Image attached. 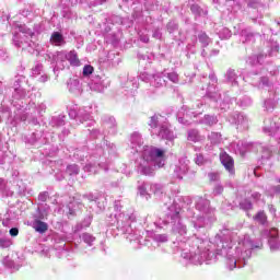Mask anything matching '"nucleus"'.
Wrapping results in <instances>:
<instances>
[{"mask_svg":"<svg viewBox=\"0 0 280 280\" xmlns=\"http://www.w3.org/2000/svg\"><path fill=\"white\" fill-rule=\"evenodd\" d=\"M102 170V166L98 164L89 163L84 166V172H89V174H97Z\"/></svg>","mask_w":280,"mask_h":280,"instance_id":"obj_18","label":"nucleus"},{"mask_svg":"<svg viewBox=\"0 0 280 280\" xmlns=\"http://www.w3.org/2000/svg\"><path fill=\"white\" fill-rule=\"evenodd\" d=\"M135 222V215L120 213L117 215V224L118 229L122 231V233H132V228L130 225Z\"/></svg>","mask_w":280,"mask_h":280,"instance_id":"obj_6","label":"nucleus"},{"mask_svg":"<svg viewBox=\"0 0 280 280\" xmlns=\"http://www.w3.org/2000/svg\"><path fill=\"white\" fill-rule=\"evenodd\" d=\"M168 80H171V82H174V84H177L178 82V74L176 72H171L167 74Z\"/></svg>","mask_w":280,"mask_h":280,"instance_id":"obj_30","label":"nucleus"},{"mask_svg":"<svg viewBox=\"0 0 280 280\" xmlns=\"http://www.w3.org/2000/svg\"><path fill=\"white\" fill-rule=\"evenodd\" d=\"M139 191L141 194V196H145V185L140 186Z\"/></svg>","mask_w":280,"mask_h":280,"instance_id":"obj_46","label":"nucleus"},{"mask_svg":"<svg viewBox=\"0 0 280 280\" xmlns=\"http://www.w3.org/2000/svg\"><path fill=\"white\" fill-rule=\"evenodd\" d=\"M272 194H280V186L272 188Z\"/></svg>","mask_w":280,"mask_h":280,"instance_id":"obj_50","label":"nucleus"},{"mask_svg":"<svg viewBox=\"0 0 280 280\" xmlns=\"http://www.w3.org/2000/svg\"><path fill=\"white\" fill-rule=\"evenodd\" d=\"M155 242H160L161 244L167 242V235L165 234H156L154 236Z\"/></svg>","mask_w":280,"mask_h":280,"instance_id":"obj_28","label":"nucleus"},{"mask_svg":"<svg viewBox=\"0 0 280 280\" xmlns=\"http://www.w3.org/2000/svg\"><path fill=\"white\" fill-rule=\"evenodd\" d=\"M82 240H83V242H85V244H89V246H91V244H93V242H95V237H93V235H91V234H83Z\"/></svg>","mask_w":280,"mask_h":280,"instance_id":"obj_27","label":"nucleus"},{"mask_svg":"<svg viewBox=\"0 0 280 280\" xmlns=\"http://www.w3.org/2000/svg\"><path fill=\"white\" fill-rule=\"evenodd\" d=\"M80 117L83 121H89V119H91V115L90 114H82L80 113Z\"/></svg>","mask_w":280,"mask_h":280,"instance_id":"obj_40","label":"nucleus"},{"mask_svg":"<svg viewBox=\"0 0 280 280\" xmlns=\"http://www.w3.org/2000/svg\"><path fill=\"white\" fill-rule=\"evenodd\" d=\"M67 172L70 176H73L80 173V167H78L75 164H72L67 167Z\"/></svg>","mask_w":280,"mask_h":280,"instance_id":"obj_25","label":"nucleus"},{"mask_svg":"<svg viewBox=\"0 0 280 280\" xmlns=\"http://www.w3.org/2000/svg\"><path fill=\"white\" fill-rule=\"evenodd\" d=\"M200 140V136L198 135V130L192 129L188 132V141H194L196 143V141Z\"/></svg>","mask_w":280,"mask_h":280,"instance_id":"obj_22","label":"nucleus"},{"mask_svg":"<svg viewBox=\"0 0 280 280\" xmlns=\"http://www.w3.org/2000/svg\"><path fill=\"white\" fill-rule=\"evenodd\" d=\"M11 237H16V235H19V229L13 228L9 231Z\"/></svg>","mask_w":280,"mask_h":280,"instance_id":"obj_39","label":"nucleus"},{"mask_svg":"<svg viewBox=\"0 0 280 280\" xmlns=\"http://www.w3.org/2000/svg\"><path fill=\"white\" fill-rule=\"evenodd\" d=\"M130 141H131V145L133 149H136L137 152H139V149L138 148H141V135L139 133H133L130 138Z\"/></svg>","mask_w":280,"mask_h":280,"instance_id":"obj_14","label":"nucleus"},{"mask_svg":"<svg viewBox=\"0 0 280 280\" xmlns=\"http://www.w3.org/2000/svg\"><path fill=\"white\" fill-rule=\"evenodd\" d=\"M110 122H106L107 128L115 126V118H109Z\"/></svg>","mask_w":280,"mask_h":280,"instance_id":"obj_45","label":"nucleus"},{"mask_svg":"<svg viewBox=\"0 0 280 280\" xmlns=\"http://www.w3.org/2000/svg\"><path fill=\"white\" fill-rule=\"evenodd\" d=\"M151 191H153V194H159L161 191V185H158V184L151 185Z\"/></svg>","mask_w":280,"mask_h":280,"instance_id":"obj_37","label":"nucleus"},{"mask_svg":"<svg viewBox=\"0 0 280 280\" xmlns=\"http://www.w3.org/2000/svg\"><path fill=\"white\" fill-rule=\"evenodd\" d=\"M255 245L248 238H245L243 242L238 243L236 247L235 256L233 253H229L226 256V266L229 270H233L234 268H244L246 266V259H250V255Z\"/></svg>","mask_w":280,"mask_h":280,"instance_id":"obj_2","label":"nucleus"},{"mask_svg":"<svg viewBox=\"0 0 280 280\" xmlns=\"http://www.w3.org/2000/svg\"><path fill=\"white\" fill-rule=\"evenodd\" d=\"M50 43L56 47H61V45H65V37L62 36V34L55 32L50 37Z\"/></svg>","mask_w":280,"mask_h":280,"instance_id":"obj_11","label":"nucleus"},{"mask_svg":"<svg viewBox=\"0 0 280 280\" xmlns=\"http://www.w3.org/2000/svg\"><path fill=\"white\" fill-rule=\"evenodd\" d=\"M33 228L35 229V231L37 233H45L48 229V225H47V223H45L40 220H37L33 223Z\"/></svg>","mask_w":280,"mask_h":280,"instance_id":"obj_17","label":"nucleus"},{"mask_svg":"<svg viewBox=\"0 0 280 280\" xmlns=\"http://www.w3.org/2000/svg\"><path fill=\"white\" fill-rule=\"evenodd\" d=\"M240 205H241V209H244V211H248L253 209V203L248 199L243 200Z\"/></svg>","mask_w":280,"mask_h":280,"instance_id":"obj_26","label":"nucleus"},{"mask_svg":"<svg viewBox=\"0 0 280 280\" xmlns=\"http://www.w3.org/2000/svg\"><path fill=\"white\" fill-rule=\"evenodd\" d=\"M188 171L189 164H187V161H179V165L175 166L174 174L176 178L182 180L183 176H185V174H187Z\"/></svg>","mask_w":280,"mask_h":280,"instance_id":"obj_10","label":"nucleus"},{"mask_svg":"<svg viewBox=\"0 0 280 280\" xmlns=\"http://www.w3.org/2000/svg\"><path fill=\"white\" fill-rule=\"evenodd\" d=\"M272 130H273V127H268V126H266V127L264 128V132H267L268 135H270V132H272Z\"/></svg>","mask_w":280,"mask_h":280,"instance_id":"obj_48","label":"nucleus"},{"mask_svg":"<svg viewBox=\"0 0 280 280\" xmlns=\"http://www.w3.org/2000/svg\"><path fill=\"white\" fill-rule=\"evenodd\" d=\"M222 191V186H218L215 189H214V194H220Z\"/></svg>","mask_w":280,"mask_h":280,"instance_id":"obj_51","label":"nucleus"},{"mask_svg":"<svg viewBox=\"0 0 280 280\" xmlns=\"http://www.w3.org/2000/svg\"><path fill=\"white\" fill-rule=\"evenodd\" d=\"M206 162L207 160H205V156H202V154H198L195 159V163L197 165H205Z\"/></svg>","mask_w":280,"mask_h":280,"instance_id":"obj_31","label":"nucleus"},{"mask_svg":"<svg viewBox=\"0 0 280 280\" xmlns=\"http://www.w3.org/2000/svg\"><path fill=\"white\" fill-rule=\"evenodd\" d=\"M268 235H269L270 249L279 250V248H280L279 230L271 229V230H269Z\"/></svg>","mask_w":280,"mask_h":280,"instance_id":"obj_8","label":"nucleus"},{"mask_svg":"<svg viewBox=\"0 0 280 280\" xmlns=\"http://www.w3.org/2000/svg\"><path fill=\"white\" fill-rule=\"evenodd\" d=\"M237 126H242L246 128L248 126V118L244 117V115H237V120L235 121Z\"/></svg>","mask_w":280,"mask_h":280,"instance_id":"obj_21","label":"nucleus"},{"mask_svg":"<svg viewBox=\"0 0 280 280\" xmlns=\"http://www.w3.org/2000/svg\"><path fill=\"white\" fill-rule=\"evenodd\" d=\"M264 155L262 159H270V149L261 148Z\"/></svg>","mask_w":280,"mask_h":280,"instance_id":"obj_38","label":"nucleus"},{"mask_svg":"<svg viewBox=\"0 0 280 280\" xmlns=\"http://www.w3.org/2000/svg\"><path fill=\"white\" fill-rule=\"evenodd\" d=\"M254 220H255L256 222H258L259 224H266V220H267L266 213H264V212H258V213L254 217Z\"/></svg>","mask_w":280,"mask_h":280,"instance_id":"obj_23","label":"nucleus"},{"mask_svg":"<svg viewBox=\"0 0 280 280\" xmlns=\"http://www.w3.org/2000/svg\"><path fill=\"white\" fill-rule=\"evenodd\" d=\"M209 180H211L212 183L218 180L220 178V174L218 173H209L208 174Z\"/></svg>","mask_w":280,"mask_h":280,"instance_id":"obj_35","label":"nucleus"},{"mask_svg":"<svg viewBox=\"0 0 280 280\" xmlns=\"http://www.w3.org/2000/svg\"><path fill=\"white\" fill-rule=\"evenodd\" d=\"M5 191V180L0 179V192L4 194Z\"/></svg>","mask_w":280,"mask_h":280,"instance_id":"obj_41","label":"nucleus"},{"mask_svg":"<svg viewBox=\"0 0 280 280\" xmlns=\"http://www.w3.org/2000/svg\"><path fill=\"white\" fill-rule=\"evenodd\" d=\"M165 165V150L156 147H144L142 151V160L138 166L139 173L151 176L154 167H163Z\"/></svg>","mask_w":280,"mask_h":280,"instance_id":"obj_1","label":"nucleus"},{"mask_svg":"<svg viewBox=\"0 0 280 280\" xmlns=\"http://www.w3.org/2000/svg\"><path fill=\"white\" fill-rule=\"evenodd\" d=\"M270 212H271V213H275L276 210H275L273 208H270Z\"/></svg>","mask_w":280,"mask_h":280,"instance_id":"obj_54","label":"nucleus"},{"mask_svg":"<svg viewBox=\"0 0 280 280\" xmlns=\"http://www.w3.org/2000/svg\"><path fill=\"white\" fill-rule=\"evenodd\" d=\"M0 220L3 226H7V228L12 226V217H10L9 212L0 214Z\"/></svg>","mask_w":280,"mask_h":280,"instance_id":"obj_19","label":"nucleus"},{"mask_svg":"<svg viewBox=\"0 0 280 280\" xmlns=\"http://www.w3.org/2000/svg\"><path fill=\"white\" fill-rule=\"evenodd\" d=\"M68 88L70 93H74L75 95H79L80 93V81L78 80H70L68 83Z\"/></svg>","mask_w":280,"mask_h":280,"instance_id":"obj_16","label":"nucleus"},{"mask_svg":"<svg viewBox=\"0 0 280 280\" xmlns=\"http://www.w3.org/2000/svg\"><path fill=\"white\" fill-rule=\"evenodd\" d=\"M23 80H25L24 77H20L15 80L13 86H14V91H19V89H21V82H23Z\"/></svg>","mask_w":280,"mask_h":280,"instance_id":"obj_33","label":"nucleus"},{"mask_svg":"<svg viewBox=\"0 0 280 280\" xmlns=\"http://www.w3.org/2000/svg\"><path fill=\"white\" fill-rule=\"evenodd\" d=\"M241 106H246V104L242 103Z\"/></svg>","mask_w":280,"mask_h":280,"instance_id":"obj_59","label":"nucleus"},{"mask_svg":"<svg viewBox=\"0 0 280 280\" xmlns=\"http://www.w3.org/2000/svg\"><path fill=\"white\" fill-rule=\"evenodd\" d=\"M0 121H1V118H0Z\"/></svg>","mask_w":280,"mask_h":280,"instance_id":"obj_61","label":"nucleus"},{"mask_svg":"<svg viewBox=\"0 0 280 280\" xmlns=\"http://www.w3.org/2000/svg\"><path fill=\"white\" fill-rule=\"evenodd\" d=\"M220 161L222 165L225 167V170L230 172V174H235L234 162L231 155H229L226 152H222L220 154Z\"/></svg>","mask_w":280,"mask_h":280,"instance_id":"obj_9","label":"nucleus"},{"mask_svg":"<svg viewBox=\"0 0 280 280\" xmlns=\"http://www.w3.org/2000/svg\"><path fill=\"white\" fill-rule=\"evenodd\" d=\"M69 115H70V117H73V112H70V114H69Z\"/></svg>","mask_w":280,"mask_h":280,"instance_id":"obj_57","label":"nucleus"},{"mask_svg":"<svg viewBox=\"0 0 280 280\" xmlns=\"http://www.w3.org/2000/svg\"><path fill=\"white\" fill-rule=\"evenodd\" d=\"M47 79H48L47 75H42L40 77V82H47Z\"/></svg>","mask_w":280,"mask_h":280,"instance_id":"obj_52","label":"nucleus"},{"mask_svg":"<svg viewBox=\"0 0 280 280\" xmlns=\"http://www.w3.org/2000/svg\"><path fill=\"white\" fill-rule=\"evenodd\" d=\"M242 36H246V31H243V32H242Z\"/></svg>","mask_w":280,"mask_h":280,"instance_id":"obj_55","label":"nucleus"},{"mask_svg":"<svg viewBox=\"0 0 280 280\" xmlns=\"http://www.w3.org/2000/svg\"><path fill=\"white\" fill-rule=\"evenodd\" d=\"M202 122L206 124L207 126H213L218 124V118L215 116L207 115L205 116Z\"/></svg>","mask_w":280,"mask_h":280,"instance_id":"obj_20","label":"nucleus"},{"mask_svg":"<svg viewBox=\"0 0 280 280\" xmlns=\"http://www.w3.org/2000/svg\"><path fill=\"white\" fill-rule=\"evenodd\" d=\"M40 71H43V65H36V66L32 69L33 75H40Z\"/></svg>","mask_w":280,"mask_h":280,"instance_id":"obj_32","label":"nucleus"},{"mask_svg":"<svg viewBox=\"0 0 280 280\" xmlns=\"http://www.w3.org/2000/svg\"><path fill=\"white\" fill-rule=\"evenodd\" d=\"M142 43H148L149 38L148 37H141Z\"/></svg>","mask_w":280,"mask_h":280,"instance_id":"obj_53","label":"nucleus"},{"mask_svg":"<svg viewBox=\"0 0 280 280\" xmlns=\"http://www.w3.org/2000/svg\"><path fill=\"white\" fill-rule=\"evenodd\" d=\"M252 198H253L254 200H259V198H261V195H260L259 192H254V194L252 195Z\"/></svg>","mask_w":280,"mask_h":280,"instance_id":"obj_47","label":"nucleus"},{"mask_svg":"<svg viewBox=\"0 0 280 280\" xmlns=\"http://www.w3.org/2000/svg\"><path fill=\"white\" fill-rule=\"evenodd\" d=\"M151 127V132L156 135L161 139H166L167 141H174V132L170 130L167 122H165V118L160 115H155L151 117V121L149 124Z\"/></svg>","mask_w":280,"mask_h":280,"instance_id":"obj_3","label":"nucleus"},{"mask_svg":"<svg viewBox=\"0 0 280 280\" xmlns=\"http://www.w3.org/2000/svg\"><path fill=\"white\" fill-rule=\"evenodd\" d=\"M197 209H201V208H200V202L197 203Z\"/></svg>","mask_w":280,"mask_h":280,"instance_id":"obj_56","label":"nucleus"},{"mask_svg":"<svg viewBox=\"0 0 280 280\" xmlns=\"http://www.w3.org/2000/svg\"><path fill=\"white\" fill-rule=\"evenodd\" d=\"M91 73H93V68L92 66H84L83 68V75H91Z\"/></svg>","mask_w":280,"mask_h":280,"instance_id":"obj_34","label":"nucleus"},{"mask_svg":"<svg viewBox=\"0 0 280 280\" xmlns=\"http://www.w3.org/2000/svg\"><path fill=\"white\" fill-rule=\"evenodd\" d=\"M178 121H179V122H183V118H178Z\"/></svg>","mask_w":280,"mask_h":280,"instance_id":"obj_58","label":"nucleus"},{"mask_svg":"<svg viewBox=\"0 0 280 280\" xmlns=\"http://www.w3.org/2000/svg\"><path fill=\"white\" fill-rule=\"evenodd\" d=\"M12 245V240L8 237H0V247L1 248H10Z\"/></svg>","mask_w":280,"mask_h":280,"instance_id":"obj_24","label":"nucleus"},{"mask_svg":"<svg viewBox=\"0 0 280 280\" xmlns=\"http://www.w3.org/2000/svg\"><path fill=\"white\" fill-rule=\"evenodd\" d=\"M52 62L55 63V69L62 71V69H67L69 67V62L67 59V51L61 50L56 52L52 56Z\"/></svg>","mask_w":280,"mask_h":280,"instance_id":"obj_7","label":"nucleus"},{"mask_svg":"<svg viewBox=\"0 0 280 280\" xmlns=\"http://www.w3.org/2000/svg\"><path fill=\"white\" fill-rule=\"evenodd\" d=\"M254 60V61H253ZM249 65H257V62H259V58L257 57H253V58H249L248 61H247Z\"/></svg>","mask_w":280,"mask_h":280,"instance_id":"obj_42","label":"nucleus"},{"mask_svg":"<svg viewBox=\"0 0 280 280\" xmlns=\"http://www.w3.org/2000/svg\"><path fill=\"white\" fill-rule=\"evenodd\" d=\"M182 256L184 257V259H189L191 264L196 265L205 264V261L209 264V261H212L213 257H215V255L210 250L200 252V249H197V252L195 253L190 252L189 254L184 252Z\"/></svg>","mask_w":280,"mask_h":280,"instance_id":"obj_5","label":"nucleus"},{"mask_svg":"<svg viewBox=\"0 0 280 280\" xmlns=\"http://www.w3.org/2000/svg\"><path fill=\"white\" fill-rule=\"evenodd\" d=\"M208 139L212 145H218L219 143H222V135L220 132H211L208 136Z\"/></svg>","mask_w":280,"mask_h":280,"instance_id":"obj_15","label":"nucleus"},{"mask_svg":"<svg viewBox=\"0 0 280 280\" xmlns=\"http://www.w3.org/2000/svg\"><path fill=\"white\" fill-rule=\"evenodd\" d=\"M165 74L163 73H156L153 75V79L151 80L152 86H155L159 89L160 86H163L165 84Z\"/></svg>","mask_w":280,"mask_h":280,"instance_id":"obj_12","label":"nucleus"},{"mask_svg":"<svg viewBox=\"0 0 280 280\" xmlns=\"http://www.w3.org/2000/svg\"><path fill=\"white\" fill-rule=\"evenodd\" d=\"M199 40L201 42V44L206 47L207 45H209V36H207V34L202 33L199 35Z\"/></svg>","mask_w":280,"mask_h":280,"instance_id":"obj_29","label":"nucleus"},{"mask_svg":"<svg viewBox=\"0 0 280 280\" xmlns=\"http://www.w3.org/2000/svg\"><path fill=\"white\" fill-rule=\"evenodd\" d=\"M273 106H276V103H275V102H272V101H270V100L265 101V108H266L267 110H270V108H272Z\"/></svg>","mask_w":280,"mask_h":280,"instance_id":"obj_36","label":"nucleus"},{"mask_svg":"<svg viewBox=\"0 0 280 280\" xmlns=\"http://www.w3.org/2000/svg\"><path fill=\"white\" fill-rule=\"evenodd\" d=\"M223 32L226 34L225 38H231V31L229 28H224Z\"/></svg>","mask_w":280,"mask_h":280,"instance_id":"obj_49","label":"nucleus"},{"mask_svg":"<svg viewBox=\"0 0 280 280\" xmlns=\"http://www.w3.org/2000/svg\"><path fill=\"white\" fill-rule=\"evenodd\" d=\"M259 86H268V78H262Z\"/></svg>","mask_w":280,"mask_h":280,"instance_id":"obj_43","label":"nucleus"},{"mask_svg":"<svg viewBox=\"0 0 280 280\" xmlns=\"http://www.w3.org/2000/svg\"><path fill=\"white\" fill-rule=\"evenodd\" d=\"M38 199L42 200V202H45V200H47V194L45 192L39 194Z\"/></svg>","mask_w":280,"mask_h":280,"instance_id":"obj_44","label":"nucleus"},{"mask_svg":"<svg viewBox=\"0 0 280 280\" xmlns=\"http://www.w3.org/2000/svg\"><path fill=\"white\" fill-rule=\"evenodd\" d=\"M170 209L171 213H168V218H171V224H173V233L175 235H185L187 233V226L180 220V208L172 206Z\"/></svg>","mask_w":280,"mask_h":280,"instance_id":"obj_4","label":"nucleus"},{"mask_svg":"<svg viewBox=\"0 0 280 280\" xmlns=\"http://www.w3.org/2000/svg\"><path fill=\"white\" fill-rule=\"evenodd\" d=\"M67 60L72 67H80V59L75 51L71 50L67 52Z\"/></svg>","mask_w":280,"mask_h":280,"instance_id":"obj_13","label":"nucleus"},{"mask_svg":"<svg viewBox=\"0 0 280 280\" xmlns=\"http://www.w3.org/2000/svg\"><path fill=\"white\" fill-rule=\"evenodd\" d=\"M247 38H250V35H247Z\"/></svg>","mask_w":280,"mask_h":280,"instance_id":"obj_60","label":"nucleus"}]
</instances>
